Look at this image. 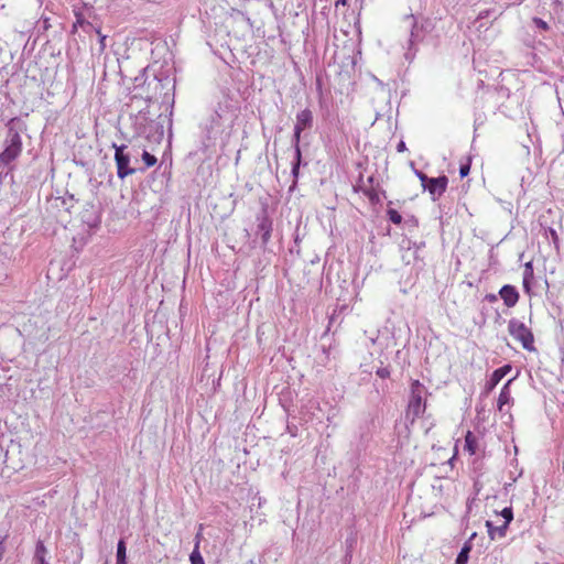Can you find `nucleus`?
<instances>
[{
    "instance_id": "nucleus-1",
    "label": "nucleus",
    "mask_w": 564,
    "mask_h": 564,
    "mask_svg": "<svg viewBox=\"0 0 564 564\" xmlns=\"http://www.w3.org/2000/svg\"><path fill=\"white\" fill-rule=\"evenodd\" d=\"M26 130L25 123L19 118H12L7 123L4 149L0 153V183L12 170L11 164L21 155L23 143L21 132Z\"/></svg>"
},
{
    "instance_id": "nucleus-2",
    "label": "nucleus",
    "mask_w": 564,
    "mask_h": 564,
    "mask_svg": "<svg viewBox=\"0 0 564 564\" xmlns=\"http://www.w3.org/2000/svg\"><path fill=\"white\" fill-rule=\"evenodd\" d=\"M234 113L227 104H218L210 115L208 121L204 124L205 148L215 144V141L220 138L228 129L232 127Z\"/></svg>"
},
{
    "instance_id": "nucleus-3",
    "label": "nucleus",
    "mask_w": 564,
    "mask_h": 564,
    "mask_svg": "<svg viewBox=\"0 0 564 564\" xmlns=\"http://www.w3.org/2000/svg\"><path fill=\"white\" fill-rule=\"evenodd\" d=\"M403 24L410 33L406 40L404 57L406 61L412 62L417 52V44L424 40L427 33V28L425 22L419 21L413 14L406 15Z\"/></svg>"
},
{
    "instance_id": "nucleus-4",
    "label": "nucleus",
    "mask_w": 564,
    "mask_h": 564,
    "mask_svg": "<svg viewBox=\"0 0 564 564\" xmlns=\"http://www.w3.org/2000/svg\"><path fill=\"white\" fill-rule=\"evenodd\" d=\"M112 148L115 149V162L117 166V175L120 180L126 178L129 175H132L137 172L135 167H132L130 165L132 158L134 159V162H138V151H135L134 154H132L130 151H128V147L126 144L117 145L116 143L112 144Z\"/></svg>"
},
{
    "instance_id": "nucleus-5",
    "label": "nucleus",
    "mask_w": 564,
    "mask_h": 564,
    "mask_svg": "<svg viewBox=\"0 0 564 564\" xmlns=\"http://www.w3.org/2000/svg\"><path fill=\"white\" fill-rule=\"evenodd\" d=\"M427 393L426 388L419 380H413L411 383V394L408 404L406 415L412 416V421L421 416L426 408L425 395Z\"/></svg>"
},
{
    "instance_id": "nucleus-6",
    "label": "nucleus",
    "mask_w": 564,
    "mask_h": 564,
    "mask_svg": "<svg viewBox=\"0 0 564 564\" xmlns=\"http://www.w3.org/2000/svg\"><path fill=\"white\" fill-rule=\"evenodd\" d=\"M508 330L509 334L513 337V339L521 343L522 347L528 350L532 351L534 350L533 346V334L525 326V324L517 318H511L508 323Z\"/></svg>"
},
{
    "instance_id": "nucleus-7",
    "label": "nucleus",
    "mask_w": 564,
    "mask_h": 564,
    "mask_svg": "<svg viewBox=\"0 0 564 564\" xmlns=\"http://www.w3.org/2000/svg\"><path fill=\"white\" fill-rule=\"evenodd\" d=\"M256 220H257L256 235L260 236L261 246H262V248L265 249L271 239V234L273 230V221L269 217L265 209L261 210V213H259L257 215Z\"/></svg>"
},
{
    "instance_id": "nucleus-8",
    "label": "nucleus",
    "mask_w": 564,
    "mask_h": 564,
    "mask_svg": "<svg viewBox=\"0 0 564 564\" xmlns=\"http://www.w3.org/2000/svg\"><path fill=\"white\" fill-rule=\"evenodd\" d=\"M448 180L445 175L438 177H430L426 184H423V187L430 192L433 196V199L443 195L446 191Z\"/></svg>"
},
{
    "instance_id": "nucleus-9",
    "label": "nucleus",
    "mask_w": 564,
    "mask_h": 564,
    "mask_svg": "<svg viewBox=\"0 0 564 564\" xmlns=\"http://www.w3.org/2000/svg\"><path fill=\"white\" fill-rule=\"evenodd\" d=\"M510 371L511 365H505L496 369L485 384L484 394H489Z\"/></svg>"
},
{
    "instance_id": "nucleus-10",
    "label": "nucleus",
    "mask_w": 564,
    "mask_h": 564,
    "mask_svg": "<svg viewBox=\"0 0 564 564\" xmlns=\"http://www.w3.org/2000/svg\"><path fill=\"white\" fill-rule=\"evenodd\" d=\"M499 294L508 307L514 306L519 300L518 291L510 284H503Z\"/></svg>"
},
{
    "instance_id": "nucleus-11",
    "label": "nucleus",
    "mask_w": 564,
    "mask_h": 564,
    "mask_svg": "<svg viewBox=\"0 0 564 564\" xmlns=\"http://www.w3.org/2000/svg\"><path fill=\"white\" fill-rule=\"evenodd\" d=\"M313 126V113L310 109H304L296 115V121L294 129L297 131H304L312 128Z\"/></svg>"
},
{
    "instance_id": "nucleus-12",
    "label": "nucleus",
    "mask_w": 564,
    "mask_h": 564,
    "mask_svg": "<svg viewBox=\"0 0 564 564\" xmlns=\"http://www.w3.org/2000/svg\"><path fill=\"white\" fill-rule=\"evenodd\" d=\"M512 381H513V379H509L500 390V393L498 397V402H497V406H498L499 411H502L503 405L510 403V401L512 400L511 393H510V384Z\"/></svg>"
},
{
    "instance_id": "nucleus-13",
    "label": "nucleus",
    "mask_w": 564,
    "mask_h": 564,
    "mask_svg": "<svg viewBox=\"0 0 564 564\" xmlns=\"http://www.w3.org/2000/svg\"><path fill=\"white\" fill-rule=\"evenodd\" d=\"M476 536V533L474 532L470 538L464 543L463 547L460 549L459 553L457 554L456 564H467L469 560V553L471 551V540Z\"/></svg>"
},
{
    "instance_id": "nucleus-14",
    "label": "nucleus",
    "mask_w": 564,
    "mask_h": 564,
    "mask_svg": "<svg viewBox=\"0 0 564 564\" xmlns=\"http://www.w3.org/2000/svg\"><path fill=\"white\" fill-rule=\"evenodd\" d=\"M486 527L488 534L491 540H495L496 538H505L507 533L508 525L501 524L498 527H495L491 521H486Z\"/></svg>"
},
{
    "instance_id": "nucleus-15",
    "label": "nucleus",
    "mask_w": 564,
    "mask_h": 564,
    "mask_svg": "<svg viewBox=\"0 0 564 564\" xmlns=\"http://www.w3.org/2000/svg\"><path fill=\"white\" fill-rule=\"evenodd\" d=\"M465 451H467L470 455H475L477 452V440L475 435L468 431L465 436Z\"/></svg>"
},
{
    "instance_id": "nucleus-16",
    "label": "nucleus",
    "mask_w": 564,
    "mask_h": 564,
    "mask_svg": "<svg viewBox=\"0 0 564 564\" xmlns=\"http://www.w3.org/2000/svg\"><path fill=\"white\" fill-rule=\"evenodd\" d=\"M339 302H340V299H338L336 308L334 310V313L329 317V323H328L327 329L325 330L323 337H325L328 334V332L330 330V326L336 319L337 312L341 314L344 311H346L348 308V305L346 303L340 304Z\"/></svg>"
},
{
    "instance_id": "nucleus-17",
    "label": "nucleus",
    "mask_w": 564,
    "mask_h": 564,
    "mask_svg": "<svg viewBox=\"0 0 564 564\" xmlns=\"http://www.w3.org/2000/svg\"><path fill=\"white\" fill-rule=\"evenodd\" d=\"M117 562H127V545L123 539H120L117 543Z\"/></svg>"
},
{
    "instance_id": "nucleus-18",
    "label": "nucleus",
    "mask_w": 564,
    "mask_h": 564,
    "mask_svg": "<svg viewBox=\"0 0 564 564\" xmlns=\"http://www.w3.org/2000/svg\"><path fill=\"white\" fill-rule=\"evenodd\" d=\"M303 131H297L296 129H294V133H293V137H292V145L294 148V152H295V155H296L297 160L302 159V153H301V148H300V141H301V133Z\"/></svg>"
},
{
    "instance_id": "nucleus-19",
    "label": "nucleus",
    "mask_w": 564,
    "mask_h": 564,
    "mask_svg": "<svg viewBox=\"0 0 564 564\" xmlns=\"http://www.w3.org/2000/svg\"><path fill=\"white\" fill-rule=\"evenodd\" d=\"M47 554V549L44 545L42 540H39L35 545L34 560L35 558H45Z\"/></svg>"
},
{
    "instance_id": "nucleus-20",
    "label": "nucleus",
    "mask_w": 564,
    "mask_h": 564,
    "mask_svg": "<svg viewBox=\"0 0 564 564\" xmlns=\"http://www.w3.org/2000/svg\"><path fill=\"white\" fill-rule=\"evenodd\" d=\"M388 218L391 223L394 225H400L402 223V216L399 214L398 210L393 208H388L387 210Z\"/></svg>"
},
{
    "instance_id": "nucleus-21",
    "label": "nucleus",
    "mask_w": 564,
    "mask_h": 564,
    "mask_svg": "<svg viewBox=\"0 0 564 564\" xmlns=\"http://www.w3.org/2000/svg\"><path fill=\"white\" fill-rule=\"evenodd\" d=\"M189 561H191V564H205L199 550H197V545L194 546V550L192 551V553L189 555Z\"/></svg>"
},
{
    "instance_id": "nucleus-22",
    "label": "nucleus",
    "mask_w": 564,
    "mask_h": 564,
    "mask_svg": "<svg viewBox=\"0 0 564 564\" xmlns=\"http://www.w3.org/2000/svg\"><path fill=\"white\" fill-rule=\"evenodd\" d=\"M142 160H143V162L145 164V167H152L158 162L156 158L153 154H151L148 151H145V150L142 152Z\"/></svg>"
},
{
    "instance_id": "nucleus-23",
    "label": "nucleus",
    "mask_w": 564,
    "mask_h": 564,
    "mask_svg": "<svg viewBox=\"0 0 564 564\" xmlns=\"http://www.w3.org/2000/svg\"><path fill=\"white\" fill-rule=\"evenodd\" d=\"M500 516L505 519L503 524L509 527L510 522L513 520V510L511 507H506L500 512Z\"/></svg>"
},
{
    "instance_id": "nucleus-24",
    "label": "nucleus",
    "mask_w": 564,
    "mask_h": 564,
    "mask_svg": "<svg viewBox=\"0 0 564 564\" xmlns=\"http://www.w3.org/2000/svg\"><path fill=\"white\" fill-rule=\"evenodd\" d=\"M532 278H533V268H532V263L529 261L524 264L522 282H530V280Z\"/></svg>"
},
{
    "instance_id": "nucleus-25",
    "label": "nucleus",
    "mask_w": 564,
    "mask_h": 564,
    "mask_svg": "<svg viewBox=\"0 0 564 564\" xmlns=\"http://www.w3.org/2000/svg\"><path fill=\"white\" fill-rule=\"evenodd\" d=\"M532 22L534 23V25L542 30V31H549L550 30V25L547 24V22H545L544 20H542L541 18H536L534 17L532 19Z\"/></svg>"
},
{
    "instance_id": "nucleus-26",
    "label": "nucleus",
    "mask_w": 564,
    "mask_h": 564,
    "mask_svg": "<svg viewBox=\"0 0 564 564\" xmlns=\"http://www.w3.org/2000/svg\"><path fill=\"white\" fill-rule=\"evenodd\" d=\"M376 375L380 377L381 379H386L390 376V369L389 367H379L376 370Z\"/></svg>"
},
{
    "instance_id": "nucleus-27",
    "label": "nucleus",
    "mask_w": 564,
    "mask_h": 564,
    "mask_svg": "<svg viewBox=\"0 0 564 564\" xmlns=\"http://www.w3.org/2000/svg\"><path fill=\"white\" fill-rule=\"evenodd\" d=\"M301 160H297L296 156L294 158V162L292 164V175L296 180L299 176Z\"/></svg>"
},
{
    "instance_id": "nucleus-28",
    "label": "nucleus",
    "mask_w": 564,
    "mask_h": 564,
    "mask_svg": "<svg viewBox=\"0 0 564 564\" xmlns=\"http://www.w3.org/2000/svg\"><path fill=\"white\" fill-rule=\"evenodd\" d=\"M469 171H470V164L469 163L462 164L460 167H459V175H460V177L467 176L469 174Z\"/></svg>"
},
{
    "instance_id": "nucleus-29",
    "label": "nucleus",
    "mask_w": 564,
    "mask_h": 564,
    "mask_svg": "<svg viewBox=\"0 0 564 564\" xmlns=\"http://www.w3.org/2000/svg\"><path fill=\"white\" fill-rule=\"evenodd\" d=\"M99 36L100 51L102 52L106 47V35L101 34L100 30H96Z\"/></svg>"
},
{
    "instance_id": "nucleus-30",
    "label": "nucleus",
    "mask_w": 564,
    "mask_h": 564,
    "mask_svg": "<svg viewBox=\"0 0 564 564\" xmlns=\"http://www.w3.org/2000/svg\"><path fill=\"white\" fill-rule=\"evenodd\" d=\"M202 531H203V525L200 524L199 529H198V532L195 535V545H197V550H199V544H200V540H202V536H203Z\"/></svg>"
},
{
    "instance_id": "nucleus-31",
    "label": "nucleus",
    "mask_w": 564,
    "mask_h": 564,
    "mask_svg": "<svg viewBox=\"0 0 564 564\" xmlns=\"http://www.w3.org/2000/svg\"><path fill=\"white\" fill-rule=\"evenodd\" d=\"M77 24H79L84 30H86V28H93L89 22H86L83 19H77V23L74 24V29H76Z\"/></svg>"
},
{
    "instance_id": "nucleus-32",
    "label": "nucleus",
    "mask_w": 564,
    "mask_h": 564,
    "mask_svg": "<svg viewBox=\"0 0 564 564\" xmlns=\"http://www.w3.org/2000/svg\"><path fill=\"white\" fill-rule=\"evenodd\" d=\"M416 175H417V176H419V178L421 180L422 185H423V184H426V182H427V181H429V178H430V177H429L427 175H425L423 172H416Z\"/></svg>"
},
{
    "instance_id": "nucleus-33",
    "label": "nucleus",
    "mask_w": 564,
    "mask_h": 564,
    "mask_svg": "<svg viewBox=\"0 0 564 564\" xmlns=\"http://www.w3.org/2000/svg\"><path fill=\"white\" fill-rule=\"evenodd\" d=\"M492 2H497L498 0H491ZM524 0H509L507 7L510 6H520Z\"/></svg>"
},
{
    "instance_id": "nucleus-34",
    "label": "nucleus",
    "mask_w": 564,
    "mask_h": 564,
    "mask_svg": "<svg viewBox=\"0 0 564 564\" xmlns=\"http://www.w3.org/2000/svg\"><path fill=\"white\" fill-rule=\"evenodd\" d=\"M405 150H406L405 143H404V141H402V140H401V141L398 143V145H397V151H398V152H403V151H405Z\"/></svg>"
},
{
    "instance_id": "nucleus-35",
    "label": "nucleus",
    "mask_w": 564,
    "mask_h": 564,
    "mask_svg": "<svg viewBox=\"0 0 564 564\" xmlns=\"http://www.w3.org/2000/svg\"><path fill=\"white\" fill-rule=\"evenodd\" d=\"M346 3H347V0H336L335 7L339 8V6H346Z\"/></svg>"
},
{
    "instance_id": "nucleus-36",
    "label": "nucleus",
    "mask_w": 564,
    "mask_h": 564,
    "mask_svg": "<svg viewBox=\"0 0 564 564\" xmlns=\"http://www.w3.org/2000/svg\"><path fill=\"white\" fill-rule=\"evenodd\" d=\"M553 4H554L555 7H562V6H563V0H554V1H553Z\"/></svg>"
},
{
    "instance_id": "nucleus-37",
    "label": "nucleus",
    "mask_w": 564,
    "mask_h": 564,
    "mask_svg": "<svg viewBox=\"0 0 564 564\" xmlns=\"http://www.w3.org/2000/svg\"><path fill=\"white\" fill-rule=\"evenodd\" d=\"M474 487H475V489H476V491H477V494H478V492H479V490H480L479 482H478V481H476V482L474 484Z\"/></svg>"
},
{
    "instance_id": "nucleus-38",
    "label": "nucleus",
    "mask_w": 564,
    "mask_h": 564,
    "mask_svg": "<svg viewBox=\"0 0 564 564\" xmlns=\"http://www.w3.org/2000/svg\"><path fill=\"white\" fill-rule=\"evenodd\" d=\"M369 198L373 202L377 199V194H369Z\"/></svg>"
},
{
    "instance_id": "nucleus-39",
    "label": "nucleus",
    "mask_w": 564,
    "mask_h": 564,
    "mask_svg": "<svg viewBox=\"0 0 564 564\" xmlns=\"http://www.w3.org/2000/svg\"><path fill=\"white\" fill-rule=\"evenodd\" d=\"M523 285H524V288L527 289V291H530V286H531L532 284L525 283V284H523Z\"/></svg>"
},
{
    "instance_id": "nucleus-40",
    "label": "nucleus",
    "mask_w": 564,
    "mask_h": 564,
    "mask_svg": "<svg viewBox=\"0 0 564 564\" xmlns=\"http://www.w3.org/2000/svg\"><path fill=\"white\" fill-rule=\"evenodd\" d=\"M116 564H127V562H117Z\"/></svg>"
}]
</instances>
